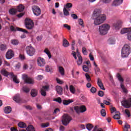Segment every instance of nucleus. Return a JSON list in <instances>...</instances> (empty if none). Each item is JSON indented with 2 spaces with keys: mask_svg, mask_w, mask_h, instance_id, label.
<instances>
[{
  "mask_svg": "<svg viewBox=\"0 0 131 131\" xmlns=\"http://www.w3.org/2000/svg\"><path fill=\"white\" fill-rule=\"evenodd\" d=\"M93 16L94 17H96L94 19L95 25H100V24H102L107 18L106 15L101 14V10L98 9L94 10Z\"/></svg>",
  "mask_w": 131,
  "mask_h": 131,
  "instance_id": "1",
  "label": "nucleus"
},
{
  "mask_svg": "<svg viewBox=\"0 0 131 131\" xmlns=\"http://www.w3.org/2000/svg\"><path fill=\"white\" fill-rule=\"evenodd\" d=\"M110 29V25L104 24L99 27V32L100 35H106Z\"/></svg>",
  "mask_w": 131,
  "mask_h": 131,
  "instance_id": "2",
  "label": "nucleus"
},
{
  "mask_svg": "<svg viewBox=\"0 0 131 131\" xmlns=\"http://www.w3.org/2000/svg\"><path fill=\"white\" fill-rule=\"evenodd\" d=\"M131 53L130 47L128 45H125L122 49L121 55L123 58H126Z\"/></svg>",
  "mask_w": 131,
  "mask_h": 131,
  "instance_id": "3",
  "label": "nucleus"
},
{
  "mask_svg": "<svg viewBox=\"0 0 131 131\" xmlns=\"http://www.w3.org/2000/svg\"><path fill=\"white\" fill-rule=\"evenodd\" d=\"M25 26L28 30H32L34 28V23L29 18H26L25 20Z\"/></svg>",
  "mask_w": 131,
  "mask_h": 131,
  "instance_id": "4",
  "label": "nucleus"
},
{
  "mask_svg": "<svg viewBox=\"0 0 131 131\" xmlns=\"http://www.w3.org/2000/svg\"><path fill=\"white\" fill-rule=\"evenodd\" d=\"M72 120V118H71V117L69 115L67 114H64L62 116L61 122L63 125H65V126H67V125H68L70 121H71Z\"/></svg>",
  "mask_w": 131,
  "mask_h": 131,
  "instance_id": "5",
  "label": "nucleus"
},
{
  "mask_svg": "<svg viewBox=\"0 0 131 131\" xmlns=\"http://www.w3.org/2000/svg\"><path fill=\"white\" fill-rule=\"evenodd\" d=\"M27 54L30 57H32L35 54V49L31 45L27 46L26 48Z\"/></svg>",
  "mask_w": 131,
  "mask_h": 131,
  "instance_id": "6",
  "label": "nucleus"
},
{
  "mask_svg": "<svg viewBox=\"0 0 131 131\" xmlns=\"http://www.w3.org/2000/svg\"><path fill=\"white\" fill-rule=\"evenodd\" d=\"M74 110L76 111L77 114L79 113H83L86 111V107L84 105H81L80 106H74Z\"/></svg>",
  "mask_w": 131,
  "mask_h": 131,
  "instance_id": "7",
  "label": "nucleus"
},
{
  "mask_svg": "<svg viewBox=\"0 0 131 131\" xmlns=\"http://www.w3.org/2000/svg\"><path fill=\"white\" fill-rule=\"evenodd\" d=\"M121 34H127V37L128 40L131 41V28H124L121 31Z\"/></svg>",
  "mask_w": 131,
  "mask_h": 131,
  "instance_id": "8",
  "label": "nucleus"
},
{
  "mask_svg": "<svg viewBox=\"0 0 131 131\" xmlns=\"http://www.w3.org/2000/svg\"><path fill=\"white\" fill-rule=\"evenodd\" d=\"M10 29L11 31H12L13 32H15L16 31H20V32H24V33H26L27 34H28L29 33L28 31H27V30L26 29H24L19 27H17L16 29V28L13 26H11L10 27Z\"/></svg>",
  "mask_w": 131,
  "mask_h": 131,
  "instance_id": "9",
  "label": "nucleus"
},
{
  "mask_svg": "<svg viewBox=\"0 0 131 131\" xmlns=\"http://www.w3.org/2000/svg\"><path fill=\"white\" fill-rule=\"evenodd\" d=\"M122 105L125 108H130L131 107V98L127 100H124L122 101Z\"/></svg>",
  "mask_w": 131,
  "mask_h": 131,
  "instance_id": "10",
  "label": "nucleus"
},
{
  "mask_svg": "<svg viewBox=\"0 0 131 131\" xmlns=\"http://www.w3.org/2000/svg\"><path fill=\"white\" fill-rule=\"evenodd\" d=\"M22 78L26 83H28L29 84H32L34 83V82L32 79H31V78L28 77L27 75L23 74L22 75Z\"/></svg>",
  "mask_w": 131,
  "mask_h": 131,
  "instance_id": "11",
  "label": "nucleus"
},
{
  "mask_svg": "<svg viewBox=\"0 0 131 131\" xmlns=\"http://www.w3.org/2000/svg\"><path fill=\"white\" fill-rule=\"evenodd\" d=\"M32 11L34 13V15L35 16H39L41 14V10L40 8L36 6H33L32 7Z\"/></svg>",
  "mask_w": 131,
  "mask_h": 131,
  "instance_id": "12",
  "label": "nucleus"
},
{
  "mask_svg": "<svg viewBox=\"0 0 131 131\" xmlns=\"http://www.w3.org/2000/svg\"><path fill=\"white\" fill-rule=\"evenodd\" d=\"M37 64L39 67H43L46 65V60L41 57L37 59Z\"/></svg>",
  "mask_w": 131,
  "mask_h": 131,
  "instance_id": "13",
  "label": "nucleus"
},
{
  "mask_svg": "<svg viewBox=\"0 0 131 131\" xmlns=\"http://www.w3.org/2000/svg\"><path fill=\"white\" fill-rule=\"evenodd\" d=\"M14 56V51L12 50H8L7 52L6 53V58L8 59V60L12 59V58H13Z\"/></svg>",
  "mask_w": 131,
  "mask_h": 131,
  "instance_id": "14",
  "label": "nucleus"
},
{
  "mask_svg": "<svg viewBox=\"0 0 131 131\" xmlns=\"http://www.w3.org/2000/svg\"><path fill=\"white\" fill-rule=\"evenodd\" d=\"M123 2V0H114L112 4L113 7H116L117 6H119V5H121Z\"/></svg>",
  "mask_w": 131,
  "mask_h": 131,
  "instance_id": "15",
  "label": "nucleus"
},
{
  "mask_svg": "<svg viewBox=\"0 0 131 131\" xmlns=\"http://www.w3.org/2000/svg\"><path fill=\"white\" fill-rule=\"evenodd\" d=\"M97 84L98 85L100 88L101 90L103 91H105V88L104 87V85L103 84V82H102V80L100 78L97 79Z\"/></svg>",
  "mask_w": 131,
  "mask_h": 131,
  "instance_id": "16",
  "label": "nucleus"
},
{
  "mask_svg": "<svg viewBox=\"0 0 131 131\" xmlns=\"http://www.w3.org/2000/svg\"><path fill=\"white\" fill-rule=\"evenodd\" d=\"M38 94V91L37 89H32L31 90V96L32 97V98H34L37 96V94Z\"/></svg>",
  "mask_w": 131,
  "mask_h": 131,
  "instance_id": "17",
  "label": "nucleus"
},
{
  "mask_svg": "<svg viewBox=\"0 0 131 131\" xmlns=\"http://www.w3.org/2000/svg\"><path fill=\"white\" fill-rule=\"evenodd\" d=\"M10 76L11 77V78H13V80L15 83H19L20 81H19V80L17 79V76H15L14 75V73H10Z\"/></svg>",
  "mask_w": 131,
  "mask_h": 131,
  "instance_id": "18",
  "label": "nucleus"
},
{
  "mask_svg": "<svg viewBox=\"0 0 131 131\" xmlns=\"http://www.w3.org/2000/svg\"><path fill=\"white\" fill-rule=\"evenodd\" d=\"M56 90L58 95H63V89L61 86H56Z\"/></svg>",
  "mask_w": 131,
  "mask_h": 131,
  "instance_id": "19",
  "label": "nucleus"
},
{
  "mask_svg": "<svg viewBox=\"0 0 131 131\" xmlns=\"http://www.w3.org/2000/svg\"><path fill=\"white\" fill-rule=\"evenodd\" d=\"M13 100L16 103H20V102H21V97H20V95H19V94L16 95L13 97Z\"/></svg>",
  "mask_w": 131,
  "mask_h": 131,
  "instance_id": "20",
  "label": "nucleus"
},
{
  "mask_svg": "<svg viewBox=\"0 0 131 131\" xmlns=\"http://www.w3.org/2000/svg\"><path fill=\"white\" fill-rule=\"evenodd\" d=\"M24 9H25L24 6H23L22 4H20L17 7L16 10L17 12H21L24 11Z\"/></svg>",
  "mask_w": 131,
  "mask_h": 131,
  "instance_id": "21",
  "label": "nucleus"
},
{
  "mask_svg": "<svg viewBox=\"0 0 131 131\" xmlns=\"http://www.w3.org/2000/svg\"><path fill=\"white\" fill-rule=\"evenodd\" d=\"M114 26L115 27V29L117 30L119 29L121 27V21H118L116 24L114 25Z\"/></svg>",
  "mask_w": 131,
  "mask_h": 131,
  "instance_id": "22",
  "label": "nucleus"
},
{
  "mask_svg": "<svg viewBox=\"0 0 131 131\" xmlns=\"http://www.w3.org/2000/svg\"><path fill=\"white\" fill-rule=\"evenodd\" d=\"M77 57L78 58V60L77 61L78 65H81L82 64V57H81V55H80V53H78Z\"/></svg>",
  "mask_w": 131,
  "mask_h": 131,
  "instance_id": "23",
  "label": "nucleus"
},
{
  "mask_svg": "<svg viewBox=\"0 0 131 131\" xmlns=\"http://www.w3.org/2000/svg\"><path fill=\"white\" fill-rule=\"evenodd\" d=\"M1 72L3 74V75H4V76H6V77H8L9 75L10 76V74H11V73H9L5 69H2Z\"/></svg>",
  "mask_w": 131,
  "mask_h": 131,
  "instance_id": "24",
  "label": "nucleus"
},
{
  "mask_svg": "<svg viewBox=\"0 0 131 131\" xmlns=\"http://www.w3.org/2000/svg\"><path fill=\"white\" fill-rule=\"evenodd\" d=\"M71 103H73V100L72 99H68L67 100H63V105H69Z\"/></svg>",
  "mask_w": 131,
  "mask_h": 131,
  "instance_id": "25",
  "label": "nucleus"
},
{
  "mask_svg": "<svg viewBox=\"0 0 131 131\" xmlns=\"http://www.w3.org/2000/svg\"><path fill=\"white\" fill-rule=\"evenodd\" d=\"M5 113H6V114H9V113H11L12 112V108L10 106H7L5 107L4 110Z\"/></svg>",
  "mask_w": 131,
  "mask_h": 131,
  "instance_id": "26",
  "label": "nucleus"
},
{
  "mask_svg": "<svg viewBox=\"0 0 131 131\" xmlns=\"http://www.w3.org/2000/svg\"><path fill=\"white\" fill-rule=\"evenodd\" d=\"M9 14L10 15H16V13H17V9L15 8H11L9 11Z\"/></svg>",
  "mask_w": 131,
  "mask_h": 131,
  "instance_id": "27",
  "label": "nucleus"
},
{
  "mask_svg": "<svg viewBox=\"0 0 131 131\" xmlns=\"http://www.w3.org/2000/svg\"><path fill=\"white\" fill-rule=\"evenodd\" d=\"M18 126L20 128H25L26 127V124L23 122H20L18 123Z\"/></svg>",
  "mask_w": 131,
  "mask_h": 131,
  "instance_id": "28",
  "label": "nucleus"
},
{
  "mask_svg": "<svg viewBox=\"0 0 131 131\" xmlns=\"http://www.w3.org/2000/svg\"><path fill=\"white\" fill-rule=\"evenodd\" d=\"M44 53H46L48 56L49 59H51L52 58V55L51 54V53L50 52V50L48 49V48H46L45 50H44Z\"/></svg>",
  "mask_w": 131,
  "mask_h": 131,
  "instance_id": "29",
  "label": "nucleus"
},
{
  "mask_svg": "<svg viewBox=\"0 0 131 131\" xmlns=\"http://www.w3.org/2000/svg\"><path fill=\"white\" fill-rule=\"evenodd\" d=\"M94 128V126L93 125V124H90V123H88L86 124V128H87V129L89 131H91L92 130V129Z\"/></svg>",
  "mask_w": 131,
  "mask_h": 131,
  "instance_id": "30",
  "label": "nucleus"
},
{
  "mask_svg": "<svg viewBox=\"0 0 131 131\" xmlns=\"http://www.w3.org/2000/svg\"><path fill=\"white\" fill-rule=\"evenodd\" d=\"M23 91L24 92V93H26V94H28L30 91V89L29 88L27 87V86H24L23 87Z\"/></svg>",
  "mask_w": 131,
  "mask_h": 131,
  "instance_id": "31",
  "label": "nucleus"
},
{
  "mask_svg": "<svg viewBox=\"0 0 131 131\" xmlns=\"http://www.w3.org/2000/svg\"><path fill=\"white\" fill-rule=\"evenodd\" d=\"M27 131H35L34 127L31 125H29L26 128Z\"/></svg>",
  "mask_w": 131,
  "mask_h": 131,
  "instance_id": "32",
  "label": "nucleus"
},
{
  "mask_svg": "<svg viewBox=\"0 0 131 131\" xmlns=\"http://www.w3.org/2000/svg\"><path fill=\"white\" fill-rule=\"evenodd\" d=\"M113 119H117V120L120 119V113L119 112H117V114H116L114 116H113Z\"/></svg>",
  "mask_w": 131,
  "mask_h": 131,
  "instance_id": "33",
  "label": "nucleus"
},
{
  "mask_svg": "<svg viewBox=\"0 0 131 131\" xmlns=\"http://www.w3.org/2000/svg\"><path fill=\"white\" fill-rule=\"evenodd\" d=\"M63 46L64 48H67V47H69V42L66 39H64L63 40Z\"/></svg>",
  "mask_w": 131,
  "mask_h": 131,
  "instance_id": "34",
  "label": "nucleus"
},
{
  "mask_svg": "<svg viewBox=\"0 0 131 131\" xmlns=\"http://www.w3.org/2000/svg\"><path fill=\"white\" fill-rule=\"evenodd\" d=\"M72 8V4L70 3H67L66 5L64 6V8H66L67 10V9H70Z\"/></svg>",
  "mask_w": 131,
  "mask_h": 131,
  "instance_id": "35",
  "label": "nucleus"
},
{
  "mask_svg": "<svg viewBox=\"0 0 131 131\" xmlns=\"http://www.w3.org/2000/svg\"><path fill=\"white\" fill-rule=\"evenodd\" d=\"M70 92H71L72 94H74L75 93V88H74V86L72 85L70 86Z\"/></svg>",
  "mask_w": 131,
  "mask_h": 131,
  "instance_id": "36",
  "label": "nucleus"
},
{
  "mask_svg": "<svg viewBox=\"0 0 131 131\" xmlns=\"http://www.w3.org/2000/svg\"><path fill=\"white\" fill-rule=\"evenodd\" d=\"M0 50L1 51H6L7 50V46L2 44L0 45Z\"/></svg>",
  "mask_w": 131,
  "mask_h": 131,
  "instance_id": "37",
  "label": "nucleus"
},
{
  "mask_svg": "<svg viewBox=\"0 0 131 131\" xmlns=\"http://www.w3.org/2000/svg\"><path fill=\"white\" fill-rule=\"evenodd\" d=\"M59 71L61 75H64V74H65V73L64 72V68H63V67H59Z\"/></svg>",
  "mask_w": 131,
  "mask_h": 131,
  "instance_id": "38",
  "label": "nucleus"
},
{
  "mask_svg": "<svg viewBox=\"0 0 131 131\" xmlns=\"http://www.w3.org/2000/svg\"><path fill=\"white\" fill-rule=\"evenodd\" d=\"M117 77L119 81H121V83L123 82V78L121 77V75L120 74H118L117 75Z\"/></svg>",
  "mask_w": 131,
  "mask_h": 131,
  "instance_id": "39",
  "label": "nucleus"
},
{
  "mask_svg": "<svg viewBox=\"0 0 131 131\" xmlns=\"http://www.w3.org/2000/svg\"><path fill=\"white\" fill-rule=\"evenodd\" d=\"M63 14L64 16H69L70 14H69V11L66 8H63Z\"/></svg>",
  "mask_w": 131,
  "mask_h": 131,
  "instance_id": "40",
  "label": "nucleus"
},
{
  "mask_svg": "<svg viewBox=\"0 0 131 131\" xmlns=\"http://www.w3.org/2000/svg\"><path fill=\"white\" fill-rule=\"evenodd\" d=\"M41 126L42 128L48 127V126H50V123L47 122L46 123H42Z\"/></svg>",
  "mask_w": 131,
  "mask_h": 131,
  "instance_id": "41",
  "label": "nucleus"
},
{
  "mask_svg": "<svg viewBox=\"0 0 131 131\" xmlns=\"http://www.w3.org/2000/svg\"><path fill=\"white\" fill-rule=\"evenodd\" d=\"M11 43L14 46H17L19 43V41L17 40L13 39L11 40Z\"/></svg>",
  "mask_w": 131,
  "mask_h": 131,
  "instance_id": "42",
  "label": "nucleus"
},
{
  "mask_svg": "<svg viewBox=\"0 0 131 131\" xmlns=\"http://www.w3.org/2000/svg\"><path fill=\"white\" fill-rule=\"evenodd\" d=\"M85 76L86 77V79L87 80V81H88V82H90V81H91V76H90V75H89V74H85Z\"/></svg>",
  "mask_w": 131,
  "mask_h": 131,
  "instance_id": "43",
  "label": "nucleus"
},
{
  "mask_svg": "<svg viewBox=\"0 0 131 131\" xmlns=\"http://www.w3.org/2000/svg\"><path fill=\"white\" fill-rule=\"evenodd\" d=\"M46 72H52V68L50 67L49 66H46V69H45Z\"/></svg>",
  "mask_w": 131,
  "mask_h": 131,
  "instance_id": "44",
  "label": "nucleus"
},
{
  "mask_svg": "<svg viewBox=\"0 0 131 131\" xmlns=\"http://www.w3.org/2000/svg\"><path fill=\"white\" fill-rule=\"evenodd\" d=\"M121 88L124 93H127V90L124 88V85L122 83H121Z\"/></svg>",
  "mask_w": 131,
  "mask_h": 131,
  "instance_id": "45",
  "label": "nucleus"
},
{
  "mask_svg": "<svg viewBox=\"0 0 131 131\" xmlns=\"http://www.w3.org/2000/svg\"><path fill=\"white\" fill-rule=\"evenodd\" d=\"M40 93L41 96H43V97H45V96H47V93L46 92V90L43 89H41Z\"/></svg>",
  "mask_w": 131,
  "mask_h": 131,
  "instance_id": "46",
  "label": "nucleus"
},
{
  "mask_svg": "<svg viewBox=\"0 0 131 131\" xmlns=\"http://www.w3.org/2000/svg\"><path fill=\"white\" fill-rule=\"evenodd\" d=\"M82 68H83V71H84L85 72H88L89 69V67H88V66L84 65L83 66Z\"/></svg>",
  "mask_w": 131,
  "mask_h": 131,
  "instance_id": "47",
  "label": "nucleus"
},
{
  "mask_svg": "<svg viewBox=\"0 0 131 131\" xmlns=\"http://www.w3.org/2000/svg\"><path fill=\"white\" fill-rule=\"evenodd\" d=\"M82 52L83 55H88V52L86 51V48L84 47L82 48Z\"/></svg>",
  "mask_w": 131,
  "mask_h": 131,
  "instance_id": "48",
  "label": "nucleus"
},
{
  "mask_svg": "<svg viewBox=\"0 0 131 131\" xmlns=\"http://www.w3.org/2000/svg\"><path fill=\"white\" fill-rule=\"evenodd\" d=\"M100 113H101L102 116H103V117H105V116H106V111H105V110L102 109Z\"/></svg>",
  "mask_w": 131,
  "mask_h": 131,
  "instance_id": "49",
  "label": "nucleus"
},
{
  "mask_svg": "<svg viewBox=\"0 0 131 131\" xmlns=\"http://www.w3.org/2000/svg\"><path fill=\"white\" fill-rule=\"evenodd\" d=\"M108 41H109L110 45H115V39H114L110 38V39H109Z\"/></svg>",
  "mask_w": 131,
  "mask_h": 131,
  "instance_id": "50",
  "label": "nucleus"
},
{
  "mask_svg": "<svg viewBox=\"0 0 131 131\" xmlns=\"http://www.w3.org/2000/svg\"><path fill=\"white\" fill-rule=\"evenodd\" d=\"M125 114H126L128 117H129L130 116V112H129V110H128V109L125 110Z\"/></svg>",
  "mask_w": 131,
  "mask_h": 131,
  "instance_id": "51",
  "label": "nucleus"
},
{
  "mask_svg": "<svg viewBox=\"0 0 131 131\" xmlns=\"http://www.w3.org/2000/svg\"><path fill=\"white\" fill-rule=\"evenodd\" d=\"M90 91L91 93H92L93 94H95V93L97 92V89H96V88L95 87H92Z\"/></svg>",
  "mask_w": 131,
  "mask_h": 131,
  "instance_id": "52",
  "label": "nucleus"
},
{
  "mask_svg": "<svg viewBox=\"0 0 131 131\" xmlns=\"http://www.w3.org/2000/svg\"><path fill=\"white\" fill-rule=\"evenodd\" d=\"M55 101L59 104H61V103H62V99L60 97H58Z\"/></svg>",
  "mask_w": 131,
  "mask_h": 131,
  "instance_id": "53",
  "label": "nucleus"
},
{
  "mask_svg": "<svg viewBox=\"0 0 131 131\" xmlns=\"http://www.w3.org/2000/svg\"><path fill=\"white\" fill-rule=\"evenodd\" d=\"M63 27H65V28H67V29H68V30H70L71 29L70 26L68 24H64Z\"/></svg>",
  "mask_w": 131,
  "mask_h": 131,
  "instance_id": "54",
  "label": "nucleus"
},
{
  "mask_svg": "<svg viewBox=\"0 0 131 131\" xmlns=\"http://www.w3.org/2000/svg\"><path fill=\"white\" fill-rule=\"evenodd\" d=\"M98 96H99V97H103L104 96V92L102 91H100L98 92Z\"/></svg>",
  "mask_w": 131,
  "mask_h": 131,
  "instance_id": "55",
  "label": "nucleus"
},
{
  "mask_svg": "<svg viewBox=\"0 0 131 131\" xmlns=\"http://www.w3.org/2000/svg\"><path fill=\"white\" fill-rule=\"evenodd\" d=\"M79 24L81 25L82 27H83V20L81 18L79 19Z\"/></svg>",
  "mask_w": 131,
  "mask_h": 131,
  "instance_id": "56",
  "label": "nucleus"
},
{
  "mask_svg": "<svg viewBox=\"0 0 131 131\" xmlns=\"http://www.w3.org/2000/svg\"><path fill=\"white\" fill-rule=\"evenodd\" d=\"M20 67H21V64H20L19 63H17V64H16L15 66V69L18 70V69H20Z\"/></svg>",
  "mask_w": 131,
  "mask_h": 131,
  "instance_id": "57",
  "label": "nucleus"
},
{
  "mask_svg": "<svg viewBox=\"0 0 131 131\" xmlns=\"http://www.w3.org/2000/svg\"><path fill=\"white\" fill-rule=\"evenodd\" d=\"M58 112H60V109L56 108L53 112V114H57Z\"/></svg>",
  "mask_w": 131,
  "mask_h": 131,
  "instance_id": "58",
  "label": "nucleus"
},
{
  "mask_svg": "<svg viewBox=\"0 0 131 131\" xmlns=\"http://www.w3.org/2000/svg\"><path fill=\"white\" fill-rule=\"evenodd\" d=\"M56 81H57V83H59V84H62V83H63V81L60 80L58 78L56 79Z\"/></svg>",
  "mask_w": 131,
  "mask_h": 131,
  "instance_id": "59",
  "label": "nucleus"
},
{
  "mask_svg": "<svg viewBox=\"0 0 131 131\" xmlns=\"http://www.w3.org/2000/svg\"><path fill=\"white\" fill-rule=\"evenodd\" d=\"M71 17H73L74 19H78L77 15L75 14H71Z\"/></svg>",
  "mask_w": 131,
  "mask_h": 131,
  "instance_id": "60",
  "label": "nucleus"
},
{
  "mask_svg": "<svg viewBox=\"0 0 131 131\" xmlns=\"http://www.w3.org/2000/svg\"><path fill=\"white\" fill-rule=\"evenodd\" d=\"M16 16L18 18H21V17H23V16H24V13H20L19 14H17Z\"/></svg>",
  "mask_w": 131,
  "mask_h": 131,
  "instance_id": "61",
  "label": "nucleus"
},
{
  "mask_svg": "<svg viewBox=\"0 0 131 131\" xmlns=\"http://www.w3.org/2000/svg\"><path fill=\"white\" fill-rule=\"evenodd\" d=\"M59 130L60 131H64V130H65V127H64V126H60L59 127Z\"/></svg>",
  "mask_w": 131,
  "mask_h": 131,
  "instance_id": "62",
  "label": "nucleus"
},
{
  "mask_svg": "<svg viewBox=\"0 0 131 131\" xmlns=\"http://www.w3.org/2000/svg\"><path fill=\"white\" fill-rule=\"evenodd\" d=\"M25 108L28 110H32V107L30 105H26Z\"/></svg>",
  "mask_w": 131,
  "mask_h": 131,
  "instance_id": "63",
  "label": "nucleus"
},
{
  "mask_svg": "<svg viewBox=\"0 0 131 131\" xmlns=\"http://www.w3.org/2000/svg\"><path fill=\"white\" fill-rule=\"evenodd\" d=\"M19 58H20V59H21V60L25 59V56H24V55L20 54Z\"/></svg>",
  "mask_w": 131,
  "mask_h": 131,
  "instance_id": "64",
  "label": "nucleus"
}]
</instances>
